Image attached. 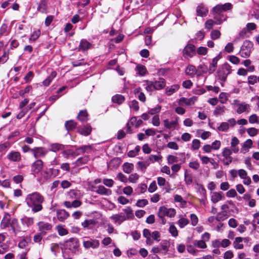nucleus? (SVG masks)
I'll use <instances>...</instances> for the list:
<instances>
[{
  "mask_svg": "<svg viewBox=\"0 0 259 259\" xmlns=\"http://www.w3.org/2000/svg\"><path fill=\"white\" fill-rule=\"evenodd\" d=\"M44 201V197L38 192H35L27 195L25 198V202L28 206L31 208L33 212L36 213L42 209V203Z\"/></svg>",
  "mask_w": 259,
  "mask_h": 259,
  "instance_id": "1",
  "label": "nucleus"
},
{
  "mask_svg": "<svg viewBox=\"0 0 259 259\" xmlns=\"http://www.w3.org/2000/svg\"><path fill=\"white\" fill-rule=\"evenodd\" d=\"M18 224V220L16 219H13L11 221L10 215L9 213L5 212L1 223V227L2 229H5L10 226L13 232L16 233L18 231L16 228Z\"/></svg>",
  "mask_w": 259,
  "mask_h": 259,
  "instance_id": "2",
  "label": "nucleus"
},
{
  "mask_svg": "<svg viewBox=\"0 0 259 259\" xmlns=\"http://www.w3.org/2000/svg\"><path fill=\"white\" fill-rule=\"evenodd\" d=\"M231 72V66L228 63H225L219 68L217 71V75L220 80L225 81L228 75Z\"/></svg>",
  "mask_w": 259,
  "mask_h": 259,
  "instance_id": "3",
  "label": "nucleus"
},
{
  "mask_svg": "<svg viewBox=\"0 0 259 259\" xmlns=\"http://www.w3.org/2000/svg\"><path fill=\"white\" fill-rule=\"evenodd\" d=\"M176 214V210L173 208H167L165 206H161L159 208L157 215L161 218L163 219L165 217L170 218H174Z\"/></svg>",
  "mask_w": 259,
  "mask_h": 259,
  "instance_id": "4",
  "label": "nucleus"
},
{
  "mask_svg": "<svg viewBox=\"0 0 259 259\" xmlns=\"http://www.w3.org/2000/svg\"><path fill=\"white\" fill-rule=\"evenodd\" d=\"M64 246L65 249H68L72 252H75L79 249V241L76 238H71L64 243Z\"/></svg>",
  "mask_w": 259,
  "mask_h": 259,
  "instance_id": "5",
  "label": "nucleus"
},
{
  "mask_svg": "<svg viewBox=\"0 0 259 259\" xmlns=\"http://www.w3.org/2000/svg\"><path fill=\"white\" fill-rule=\"evenodd\" d=\"M253 44L249 40H245L241 47L239 54L241 57L248 58L250 55Z\"/></svg>",
  "mask_w": 259,
  "mask_h": 259,
  "instance_id": "6",
  "label": "nucleus"
},
{
  "mask_svg": "<svg viewBox=\"0 0 259 259\" xmlns=\"http://www.w3.org/2000/svg\"><path fill=\"white\" fill-rule=\"evenodd\" d=\"M182 54L183 56L185 59L192 58L196 54L195 46L191 44H188L184 48Z\"/></svg>",
  "mask_w": 259,
  "mask_h": 259,
  "instance_id": "7",
  "label": "nucleus"
},
{
  "mask_svg": "<svg viewBox=\"0 0 259 259\" xmlns=\"http://www.w3.org/2000/svg\"><path fill=\"white\" fill-rule=\"evenodd\" d=\"M236 124V121L235 118H232L228 120L227 122H223L221 123L220 126L218 127V130L221 132H227L229 127H233Z\"/></svg>",
  "mask_w": 259,
  "mask_h": 259,
  "instance_id": "8",
  "label": "nucleus"
},
{
  "mask_svg": "<svg viewBox=\"0 0 259 259\" xmlns=\"http://www.w3.org/2000/svg\"><path fill=\"white\" fill-rule=\"evenodd\" d=\"M222 8V5H218L213 8L212 13L215 20L221 19L223 21L226 19V16L222 14L224 11Z\"/></svg>",
  "mask_w": 259,
  "mask_h": 259,
  "instance_id": "9",
  "label": "nucleus"
},
{
  "mask_svg": "<svg viewBox=\"0 0 259 259\" xmlns=\"http://www.w3.org/2000/svg\"><path fill=\"white\" fill-rule=\"evenodd\" d=\"M232 151L228 148H225L223 152L222 155L224 157L223 162L225 165H229L232 162L233 158L231 156Z\"/></svg>",
  "mask_w": 259,
  "mask_h": 259,
  "instance_id": "10",
  "label": "nucleus"
},
{
  "mask_svg": "<svg viewBox=\"0 0 259 259\" xmlns=\"http://www.w3.org/2000/svg\"><path fill=\"white\" fill-rule=\"evenodd\" d=\"M83 246L86 249L92 248L93 249L97 248L100 245L99 241L92 238H88L87 240H83Z\"/></svg>",
  "mask_w": 259,
  "mask_h": 259,
  "instance_id": "11",
  "label": "nucleus"
},
{
  "mask_svg": "<svg viewBox=\"0 0 259 259\" xmlns=\"http://www.w3.org/2000/svg\"><path fill=\"white\" fill-rule=\"evenodd\" d=\"M221 53L218 54L212 60L209 65L208 69L209 74L213 73L217 69L218 61L221 59Z\"/></svg>",
  "mask_w": 259,
  "mask_h": 259,
  "instance_id": "12",
  "label": "nucleus"
},
{
  "mask_svg": "<svg viewBox=\"0 0 259 259\" xmlns=\"http://www.w3.org/2000/svg\"><path fill=\"white\" fill-rule=\"evenodd\" d=\"M238 176L243 180V183L245 185H249L251 183V179L247 176V171L243 169L238 170Z\"/></svg>",
  "mask_w": 259,
  "mask_h": 259,
  "instance_id": "13",
  "label": "nucleus"
},
{
  "mask_svg": "<svg viewBox=\"0 0 259 259\" xmlns=\"http://www.w3.org/2000/svg\"><path fill=\"white\" fill-rule=\"evenodd\" d=\"M196 100L197 97L195 96H193L190 98L182 97L179 99V104L180 105H185L186 106H190L194 105Z\"/></svg>",
  "mask_w": 259,
  "mask_h": 259,
  "instance_id": "14",
  "label": "nucleus"
},
{
  "mask_svg": "<svg viewBox=\"0 0 259 259\" xmlns=\"http://www.w3.org/2000/svg\"><path fill=\"white\" fill-rule=\"evenodd\" d=\"M37 226L39 228V231L44 234H45L48 231L51 230L52 228L51 224L43 221L39 222L37 223Z\"/></svg>",
  "mask_w": 259,
  "mask_h": 259,
  "instance_id": "15",
  "label": "nucleus"
},
{
  "mask_svg": "<svg viewBox=\"0 0 259 259\" xmlns=\"http://www.w3.org/2000/svg\"><path fill=\"white\" fill-rule=\"evenodd\" d=\"M35 158L44 157L47 153V150L42 147H36L31 150Z\"/></svg>",
  "mask_w": 259,
  "mask_h": 259,
  "instance_id": "16",
  "label": "nucleus"
},
{
  "mask_svg": "<svg viewBox=\"0 0 259 259\" xmlns=\"http://www.w3.org/2000/svg\"><path fill=\"white\" fill-rule=\"evenodd\" d=\"M110 219L117 225H120L123 222L126 220V218L122 213L115 214L110 217Z\"/></svg>",
  "mask_w": 259,
  "mask_h": 259,
  "instance_id": "17",
  "label": "nucleus"
},
{
  "mask_svg": "<svg viewBox=\"0 0 259 259\" xmlns=\"http://www.w3.org/2000/svg\"><path fill=\"white\" fill-rule=\"evenodd\" d=\"M8 159L13 162H18L21 159L20 153L17 151H11L7 155Z\"/></svg>",
  "mask_w": 259,
  "mask_h": 259,
  "instance_id": "18",
  "label": "nucleus"
},
{
  "mask_svg": "<svg viewBox=\"0 0 259 259\" xmlns=\"http://www.w3.org/2000/svg\"><path fill=\"white\" fill-rule=\"evenodd\" d=\"M69 216V213L64 209L58 210L57 211V217L60 222H64Z\"/></svg>",
  "mask_w": 259,
  "mask_h": 259,
  "instance_id": "19",
  "label": "nucleus"
},
{
  "mask_svg": "<svg viewBox=\"0 0 259 259\" xmlns=\"http://www.w3.org/2000/svg\"><path fill=\"white\" fill-rule=\"evenodd\" d=\"M207 9L203 5L200 4L196 8V13L198 16L205 17L208 13Z\"/></svg>",
  "mask_w": 259,
  "mask_h": 259,
  "instance_id": "20",
  "label": "nucleus"
},
{
  "mask_svg": "<svg viewBox=\"0 0 259 259\" xmlns=\"http://www.w3.org/2000/svg\"><path fill=\"white\" fill-rule=\"evenodd\" d=\"M224 198V197L222 192H214L211 195V201L213 203H216Z\"/></svg>",
  "mask_w": 259,
  "mask_h": 259,
  "instance_id": "21",
  "label": "nucleus"
},
{
  "mask_svg": "<svg viewBox=\"0 0 259 259\" xmlns=\"http://www.w3.org/2000/svg\"><path fill=\"white\" fill-rule=\"evenodd\" d=\"M21 222L24 227L28 228L34 224V218L25 216L21 219Z\"/></svg>",
  "mask_w": 259,
  "mask_h": 259,
  "instance_id": "22",
  "label": "nucleus"
},
{
  "mask_svg": "<svg viewBox=\"0 0 259 259\" xmlns=\"http://www.w3.org/2000/svg\"><path fill=\"white\" fill-rule=\"evenodd\" d=\"M96 192L100 195H110L112 194V191L110 189H107L102 185H100L97 187Z\"/></svg>",
  "mask_w": 259,
  "mask_h": 259,
  "instance_id": "23",
  "label": "nucleus"
},
{
  "mask_svg": "<svg viewBox=\"0 0 259 259\" xmlns=\"http://www.w3.org/2000/svg\"><path fill=\"white\" fill-rule=\"evenodd\" d=\"M43 166V162L41 160H37L32 165V171L38 174L42 169Z\"/></svg>",
  "mask_w": 259,
  "mask_h": 259,
  "instance_id": "24",
  "label": "nucleus"
},
{
  "mask_svg": "<svg viewBox=\"0 0 259 259\" xmlns=\"http://www.w3.org/2000/svg\"><path fill=\"white\" fill-rule=\"evenodd\" d=\"M178 118H176L175 120L169 121L168 119H164L163 120L164 126L168 129L176 128L178 125Z\"/></svg>",
  "mask_w": 259,
  "mask_h": 259,
  "instance_id": "25",
  "label": "nucleus"
},
{
  "mask_svg": "<svg viewBox=\"0 0 259 259\" xmlns=\"http://www.w3.org/2000/svg\"><path fill=\"white\" fill-rule=\"evenodd\" d=\"M250 106L245 102H242L240 104H238V108L236 110V112L238 114H241L246 111H248L250 109Z\"/></svg>",
  "mask_w": 259,
  "mask_h": 259,
  "instance_id": "26",
  "label": "nucleus"
},
{
  "mask_svg": "<svg viewBox=\"0 0 259 259\" xmlns=\"http://www.w3.org/2000/svg\"><path fill=\"white\" fill-rule=\"evenodd\" d=\"M216 21H214L212 19H209L207 20L205 23V28L207 30H210L215 24L219 25L221 24L223 20H216Z\"/></svg>",
  "mask_w": 259,
  "mask_h": 259,
  "instance_id": "27",
  "label": "nucleus"
},
{
  "mask_svg": "<svg viewBox=\"0 0 259 259\" xmlns=\"http://www.w3.org/2000/svg\"><path fill=\"white\" fill-rule=\"evenodd\" d=\"M81 204V202L78 200H75L72 202L67 201L64 202V206L68 208L71 207L77 208L79 207Z\"/></svg>",
  "mask_w": 259,
  "mask_h": 259,
  "instance_id": "28",
  "label": "nucleus"
},
{
  "mask_svg": "<svg viewBox=\"0 0 259 259\" xmlns=\"http://www.w3.org/2000/svg\"><path fill=\"white\" fill-rule=\"evenodd\" d=\"M92 46L90 42L85 39H81L79 46V50L81 51H86L89 49Z\"/></svg>",
  "mask_w": 259,
  "mask_h": 259,
  "instance_id": "29",
  "label": "nucleus"
},
{
  "mask_svg": "<svg viewBox=\"0 0 259 259\" xmlns=\"http://www.w3.org/2000/svg\"><path fill=\"white\" fill-rule=\"evenodd\" d=\"M143 86L147 91L152 92L155 90L154 82L148 80L143 81Z\"/></svg>",
  "mask_w": 259,
  "mask_h": 259,
  "instance_id": "30",
  "label": "nucleus"
},
{
  "mask_svg": "<svg viewBox=\"0 0 259 259\" xmlns=\"http://www.w3.org/2000/svg\"><path fill=\"white\" fill-rule=\"evenodd\" d=\"M65 146L58 143L52 144L50 145V150L56 152L64 150Z\"/></svg>",
  "mask_w": 259,
  "mask_h": 259,
  "instance_id": "31",
  "label": "nucleus"
},
{
  "mask_svg": "<svg viewBox=\"0 0 259 259\" xmlns=\"http://www.w3.org/2000/svg\"><path fill=\"white\" fill-rule=\"evenodd\" d=\"M243 238L240 237H236L233 242V246L236 249H242L244 247L243 244L242 243Z\"/></svg>",
  "mask_w": 259,
  "mask_h": 259,
  "instance_id": "32",
  "label": "nucleus"
},
{
  "mask_svg": "<svg viewBox=\"0 0 259 259\" xmlns=\"http://www.w3.org/2000/svg\"><path fill=\"white\" fill-rule=\"evenodd\" d=\"M47 3L46 0H41L37 7V11L42 13H47Z\"/></svg>",
  "mask_w": 259,
  "mask_h": 259,
  "instance_id": "33",
  "label": "nucleus"
},
{
  "mask_svg": "<svg viewBox=\"0 0 259 259\" xmlns=\"http://www.w3.org/2000/svg\"><path fill=\"white\" fill-rule=\"evenodd\" d=\"M189 223L188 219L184 218L182 215H179V220L178 221V225L180 228H183Z\"/></svg>",
  "mask_w": 259,
  "mask_h": 259,
  "instance_id": "34",
  "label": "nucleus"
},
{
  "mask_svg": "<svg viewBox=\"0 0 259 259\" xmlns=\"http://www.w3.org/2000/svg\"><path fill=\"white\" fill-rule=\"evenodd\" d=\"M97 222L94 220H86L84 222H82L81 225L83 228L91 229L92 226H95L97 224Z\"/></svg>",
  "mask_w": 259,
  "mask_h": 259,
  "instance_id": "35",
  "label": "nucleus"
},
{
  "mask_svg": "<svg viewBox=\"0 0 259 259\" xmlns=\"http://www.w3.org/2000/svg\"><path fill=\"white\" fill-rule=\"evenodd\" d=\"M155 90H161L165 86V81L163 78H160L158 81L154 82Z\"/></svg>",
  "mask_w": 259,
  "mask_h": 259,
  "instance_id": "36",
  "label": "nucleus"
},
{
  "mask_svg": "<svg viewBox=\"0 0 259 259\" xmlns=\"http://www.w3.org/2000/svg\"><path fill=\"white\" fill-rule=\"evenodd\" d=\"M179 85L178 84H174L169 88L166 89V94L167 96H170L179 89Z\"/></svg>",
  "mask_w": 259,
  "mask_h": 259,
  "instance_id": "37",
  "label": "nucleus"
},
{
  "mask_svg": "<svg viewBox=\"0 0 259 259\" xmlns=\"http://www.w3.org/2000/svg\"><path fill=\"white\" fill-rule=\"evenodd\" d=\"M125 100L124 96L121 95H116L112 97V101L115 103L120 104L122 103Z\"/></svg>",
  "mask_w": 259,
  "mask_h": 259,
  "instance_id": "38",
  "label": "nucleus"
},
{
  "mask_svg": "<svg viewBox=\"0 0 259 259\" xmlns=\"http://www.w3.org/2000/svg\"><path fill=\"white\" fill-rule=\"evenodd\" d=\"M92 127L90 125H87L79 130V132L82 135L87 136L90 134Z\"/></svg>",
  "mask_w": 259,
  "mask_h": 259,
  "instance_id": "39",
  "label": "nucleus"
},
{
  "mask_svg": "<svg viewBox=\"0 0 259 259\" xmlns=\"http://www.w3.org/2000/svg\"><path fill=\"white\" fill-rule=\"evenodd\" d=\"M56 72H52L49 76L48 77L42 82L43 84L47 87L49 85L52 80L56 77Z\"/></svg>",
  "mask_w": 259,
  "mask_h": 259,
  "instance_id": "40",
  "label": "nucleus"
},
{
  "mask_svg": "<svg viewBox=\"0 0 259 259\" xmlns=\"http://www.w3.org/2000/svg\"><path fill=\"white\" fill-rule=\"evenodd\" d=\"M89 160V157L88 156H84L79 158L75 162L76 166H80L86 164Z\"/></svg>",
  "mask_w": 259,
  "mask_h": 259,
  "instance_id": "41",
  "label": "nucleus"
},
{
  "mask_svg": "<svg viewBox=\"0 0 259 259\" xmlns=\"http://www.w3.org/2000/svg\"><path fill=\"white\" fill-rule=\"evenodd\" d=\"M169 232L171 234V235L174 237H176L178 235V231L174 225L173 223H171L170 224L169 228L168 229Z\"/></svg>",
  "mask_w": 259,
  "mask_h": 259,
  "instance_id": "42",
  "label": "nucleus"
},
{
  "mask_svg": "<svg viewBox=\"0 0 259 259\" xmlns=\"http://www.w3.org/2000/svg\"><path fill=\"white\" fill-rule=\"evenodd\" d=\"M56 229L58 232V234L60 236H64L68 233V231L63 226L59 225L56 226Z\"/></svg>",
  "mask_w": 259,
  "mask_h": 259,
  "instance_id": "43",
  "label": "nucleus"
},
{
  "mask_svg": "<svg viewBox=\"0 0 259 259\" xmlns=\"http://www.w3.org/2000/svg\"><path fill=\"white\" fill-rule=\"evenodd\" d=\"M78 119L81 121H85L88 120V114L87 110H82L79 112L78 115Z\"/></svg>",
  "mask_w": 259,
  "mask_h": 259,
  "instance_id": "44",
  "label": "nucleus"
},
{
  "mask_svg": "<svg viewBox=\"0 0 259 259\" xmlns=\"http://www.w3.org/2000/svg\"><path fill=\"white\" fill-rule=\"evenodd\" d=\"M174 200L175 202H178L180 203L181 207H185L186 205V201L183 199L181 196L179 195H175L174 196Z\"/></svg>",
  "mask_w": 259,
  "mask_h": 259,
  "instance_id": "45",
  "label": "nucleus"
},
{
  "mask_svg": "<svg viewBox=\"0 0 259 259\" xmlns=\"http://www.w3.org/2000/svg\"><path fill=\"white\" fill-rule=\"evenodd\" d=\"M134 168L132 163H125L123 165V170L126 174L131 173Z\"/></svg>",
  "mask_w": 259,
  "mask_h": 259,
  "instance_id": "46",
  "label": "nucleus"
},
{
  "mask_svg": "<svg viewBox=\"0 0 259 259\" xmlns=\"http://www.w3.org/2000/svg\"><path fill=\"white\" fill-rule=\"evenodd\" d=\"M248 121L251 124H259V116L256 114H252L249 116Z\"/></svg>",
  "mask_w": 259,
  "mask_h": 259,
  "instance_id": "47",
  "label": "nucleus"
},
{
  "mask_svg": "<svg viewBox=\"0 0 259 259\" xmlns=\"http://www.w3.org/2000/svg\"><path fill=\"white\" fill-rule=\"evenodd\" d=\"M123 211L126 214L125 217L126 218V220L132 219L134 217L133 210L130 207H126V208L123 209Z\"/></svg>",
  "mask_w": 259,
  "mask_h": 259,
  "instance_id": "48",
  "label": "nucleus"
},
{
  "mask_svg": "<svg viewBox=\"0 0 259 259\" xmlns=\"http://www.w3.org/2000/svg\"><path fill=\"white\" fill-rule=\"evenodd\" d=\"M76 126V123L73 120L66 121L65 123V127L68 131L72 130Z\"/></svg>",
  "mask_w": 259,
  "mask_h": 259,
  "instance_id": "49",
  "label": "nucleus"
},
{
  "mask_svg": "<svg viewBox=\"0 0 259 259\" xmlns=\"http://www.w3.org/2000/svg\"><path fill=\"white\" fill-rule=\"evenodd\" d=\"M137 164L138 167L141 170H144L150 165V162L148 160H145V161H139Z\"/></svg>",
  "mask_w": 259,
  "mask_h": 259,
  "instance_id": "50",
  "label": "nucleus"
},
{
  "mask_svg": "<svg viewBox=\"0 0 259 259\" xmlns=\"http://www.w3.org/2000/svg\"><path fill=\"white\" fill-rule=\"evenodd\" d=\"M194 245L197 246L200 248H205L207 247V245L204 241L201 240H195L194 241Z\"/></svg>",
  "mask_w": 259,
  "mask_h": 259,
  "instance_id": "51",
  "label": "nucleus"
},
{
  "mask_svg": "<svg viewBox=\"0 0 259 259\" xmlns=\"http://www.w3.org/2000/svg\"><path fill=\"white\" fill-rule=\"evenodd\" d=\"M186 73L188 75H193L196 72L195 67L192 65H189L186 69Z\"/></svg>",
  "mask_w": 259,
  "mask_h": 259,
  "instance_id": "52",
  "label": "nucleus"
},
{
  "mask_svg": "<svg viewBox=\"0 0 259 259\" xmlns=\"http://www.w3.org/2000/svg\"><path fill=\"white\" fill-rule=\"evenodd\" d=\"M184 180L187 185H191L193 182V178L192 175L185 172L184 175Z\"/></svg>",
  "mask_w": 259,
  "mask_h": 259,
  "instance_id": "53",
  "label": "nucleus"
},
{
  "mask_svg": "<svg viewBox=\"0 0 259 259\" xmlns=\"http://www.w3.org/2000/svg\"><path fill=\"white\" fill-rule=\"evenodd\" d=\"M228 95L227 93L224 92H222L220 93L219 96V101L222 104L225 103L228 100Z\"/></svg>",
  "mask_w": 259,
  "mask_h": 259,
  "instance_id": "54",
  "label": "nucleus"
},
{
  "mask_svg": "<svg viewBox=\"0 0 259 259\" xmlns=\"http://www.w3.org/2000/svg\"><path fill=\"white\" fill-rule=\"evenodd\" d=\"M221 34V33L219 30H213L210 33V37L212 39L215 40L219 38Z\"/></svg>",
  "mask_w": 259,
  "mask_h": 259,
  "instance_id": "55",
  "label": "nucleus"
},
{
  "mask_svg": "<svg viewBox=\"0 0 259 259\" xmlns=\"http://www.w3.org/2000/svg\"><path fill=\"white\" fill-rule=\"evenodd\" d=\"M162 158V157L161 155H151L149 156L148 159L146 160H148L150 162H151L152 163L155 162V161H158L159 160H160Z\"/></svg>",
  "mask_w": 259,
  "mask_h": 259,
  "instance_id": "56",
  "label": "nucleus"
},
{
  "mask_svg": "<svg viewBox=\"0 0 259 259\" xmlns=\"http://www.w3.org/2000/svg\"><path fill=\"white\" fill-rule=\"evenodd\" d=\"M196 51L199 55H205L207 53L208 49L206 47H199L197 48Z\"/></svg>",
  "mask_w": 259,
  "mask_h": 259,
  "instance_id": "57",
  "label": "nucleus"
},
{
  "mask_svg": "<svg viewBox=\"0 0 259 259\" xmlns=\"http://www.w3.org/2000/svg\"><path fill=\"white\" fill-rule=\"evenodd\" d=\"M190 220L191 225L193 226H196L198 223V218L195 214L192 213L190 215Z\"/></svg>",
  "mask_w": 259,
  "mask_h": 259,
  "instance_id": "58",
  "label": "nucleus"
},
{
  "mask_svg": "<svg viewBox=\"0 0 259 259\" xmlns=\"http://www.w3.org/2000/svg\"><path fill=\"white\" fill-rule=\"evenodd\" d=\"M167 163L169 164L177 163L179 161L178 158L174 155H169L167 156Z\"/></svg>",
  "mask_w": 259,
  "mask_h": 259,
  "instance_id": "59",
  "label": "nucleus"
},
{
  "mask_svg": "<svg viewBox=\"0 0 259 259\" xmlns=\"http://www.w3.org/2000/svg\"><path fill=\"white\" fill-rule=\"evenodd\" d=\"M40 34V31L39 30L34 31L31 35L29 40L31 41H35L39 37Z\"/></svg>",
  "mask_w": 259,
  "mask_h": 259,
  "instance_id": "60",
  "label": "nucleus"
},
{
  "mask_svg": "<svg viewBox=\"0 0 259 259\" xmlns=\"http://www.w3.org/2000/svg\"><path fill=\"white\" fill-rule=\"evenodd\" d=\"M148 203V201L147 199H139L137 201L136 205L140 207H143Z\"/></svg>",
  "mask_w": 259,
  "mask_h": 259,
  "instance_id": "61",
  "label": "nucleus"
},
{
  "mask_svg": "<svg viewBox=\"0 0 259 259\" xmlns=\"http://www.w3.org/2000/svg\"><path fill=\"white\" fill-rule=\"evenodd\" d=\"M247 133L250 136L253 137L257 134L258 130L254 127H250L247 130Z\"/></svg>",
  "mask_w": 259,
  "mask_h": 259,
  "instance_id": "62",
  "label": "nucleus"
},
{
  "mask_svg": "<svg viewBox=\"0 0 259 259\" xmlns=\"http://www.w3.org/2000/svg\"><path fill=\"white\" fill-rule=\"evenodd\" d=\"M160 247L162 250L164 251H167L168 250L169 244V242L166 240L162 241L160 244Z\"/></svg>",
  "mask_w": 259,
  "mask_h": 259,
  "instance_id": "63",
  "label": "nucleus"
},
{
  "mask_svg": "<svg viewBox=\"0 0 259 259\" xmlns=\"http://www.w3.org/2000/svg\"><path fill=\"white\" fill-rule=\"evenodd\" d=\"M200 147V141L198 139H194L192 141V148L193 150H197Z\"/></svg>",
  "mask_w": 259,
  "mask_h": 259,
  "instance_id": "64",
  "label": "nucleus"
}]
</instances>
